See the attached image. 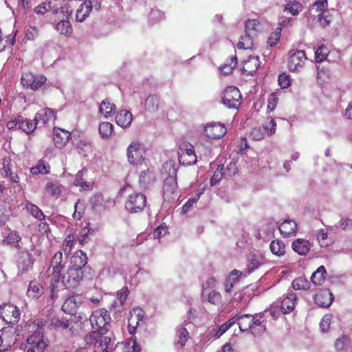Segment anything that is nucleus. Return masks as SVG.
<instances>
[{"label": "nucleus", "mask_w": 352, "mask_h": 352, "mask_svg": "<svg viewBox=\"0 0 352 352\" xmlns=\"http://www.w3.org/2000/svg\"><path fill=\"white\" fill-rule=\"evenodd\" d=\"M63 260V253L60 251L56 252L44 274L45 282L50 285L52 294L54 293L60 283L63 271L65 267V263Z\"/></svg>", "instance_id": "f257e3e1"}, {"label": "nucleus", "mask_w": 352, "mask_h": 352, "mask_svg": "<svg viewBox=\"0 0 352 352\" xmlns=\"http://www.w3.org/2000/svg\"><path fill=\"white\" fill-rule=\"evenodd\" d=\"M263 322L252 314H239L238 325L241 331L250 330L252 334L258 336L266 330Z\"/></svg>", "instance_id": "f03ea898"}, {"label": "nucleus", "mask_w": 352, "mask_h": 352, "mask_svg": "<svg viewBox=\"0 0 352 352\" xmlns=\"http://www.w3.org/2000/svg\"><path fill=\"white\" fill-rule=\"evenodd\" d=\"M221 101L229 109H238L242 102V96L239 89L234 86L228 87L223 92Z\"/></svg>", "instance_id": "7ed1b4c3"}, {"label": "nucleus", "mask_w": 352, "mask_h": 352, "mask_svg": "<svg viewBox=\"0 0 352 352\" xmlns=\"http://www.w3.org/2000/svg\"><path fill=\"white\" fill-rule=\"evenodd\" d=\"M163 199L165 201L172 202L179 198V186L176 175L168 176L163 182Z\"/></svg>", "instance_id": "20e7f679"}, {"label": "nucleus", "mask_w": 352, "mask_h": 352, "mask_svg": "<svg viewBox=\"0 0 352 352\" xmlns=\"http://www.w3.org/2000/svg\"><path fill=\"white\" fill-rule=\"evenodd\" d=\"M146 197L142 192H134L125 201V208L130 213L142 212L146 206Z\"/></svg>", "instance_id": "39448f33"}, {"label": "nucleus", "mask_w": 352, "mask_h": 352, "mask_svg": "<svg viewBox=\"0 0 352 352\" xmlns=\"http://www.w3.org/2000/svg\"><path fill=\"white\" fill-rule=\"evenodd\" d=\"M307 56L303 50H295L290 52L287 60L288 69L292 72H299L305 67Z\"/></svg>", "instance_id": "423d86ee"}, {"label": "nucleus", "mask_w": 352, "mask_h": 352, "mask_svg": "<svg viewBox=\"0 0 352 352\" xmlns=\"http://www.w3.org/2000/svg\"><path fill=\"white\" fill-rule=\"evenodd\" d=\"M145 149L138 142H132L127 148V158L131 164L138 165L145 159Z\"/></svg>", "instance_id": "0eeeda50"}, {"label": "nucleus", "mask_w": 352, "mask_h": 352, "mask_svg": "<svg viewBox=\"0 0 352 352\" xmlns=\"http://www.w3.org/2000/svg\"><path fill=\"white\" fill-rule=\"evenodd\" d=\"M89 321L94 329L98 330L104 329L111 321V316L104 309L94 311L89 317Z\"/></svg>", "instance_id": "6e6552de"}, {"label": "nucleus", "mask_w": 352, "mask_h": 352, "mask_svg": "<svg viewBox=\"0 0 352 352\" xmlns=\"http://www.w3.org/2000/svg\"><path fill=\"white\" fill-rule=\"evenodd\" d=\"M179 162L183 165L189 166L195 164L197 162V155L193 146L188 142L182 144L179 146Z\"/></svg>", "instance_id": "1a4fd4ad"}, {"label": "nucleus", "mask_w": 352, "mask_h": 352, "mask_svg": "<svg viewBox=\"0 0 352 352\" xmlns=\"http://www.w3.org/2000/svg\"><path fill=\"white\" fill-rule=\"evenodd\" d=\"M20 311L18 307L10 303L0 306V316L8 324H15L20 318Z\"/></svg>", "instance_id": "9d476101"}, {"label": "nucleus", "mask_w": 352, "mask_h": 352, "mask_svg": "<svg viewBox=\"0 0 352 352\" xmlns=\"http://www.w3.org/2000/svg\"><path fill=\"white\" fill-rule=\"evenodd\" d=\"M21 80L24 87L36 90L46 82V77L42 74L35 75L31 72H25L22 74Z\"/></svg>", "instance_id": "9b49d317"}, {"label": "nucleus", "mask_w": 352, "mask_h": 352, "mask_svg": "<svg viewBox=\"0 0 352 352\" xmlns=\"http://www.w3.org/2000/svg\"><path fill=\"white\" fill-rule=\"evenodd\" d=\"M82 270L69 267L66 274H62L60 281L67 287H75L82 280Z\"/></svg>", "instance_id": "f8f14e48"}, {"label": "nucleus", "mask_w": 352, "mask_h": 352, "mask_svg": "<svg viewBox=\"0 0 352 352\" xmlns=\"http://www.w3.org/2000/svg\"><path fill=\"white\" fill-rule=\"evenodd\" d=\"M16 341V335L12 329L0 331V352L8 350Z\"/></svg>", "instance_id": "ddd939ff"}, {"label": "nucleus", "mask_w": 352, "mask_h": 352, "mask_svg": "<svg viewBox=\"0 0 352 352\" xmlns=\"http://www.w3.org/2000/svg\"><path fill=\"white\" fill-rule=\"evenodd\" d=\"M206 135L211 139H220L226 132V127L223 124L212 122L207 124L204 128Z\"/></svg>", "instance_id": "4468645a"}, {"label": "nucleus", "mask_w": 352, "mask_h": 352, "mask_svg": "<svg viewBox=\"0 0 352 352\" xmlns=\"http://www.w3.org/2000/svg\"><path fill=\"white\" fill-rule=\"evenodd\" d=\"M333 295L329 289H320L314 297V302L321 307H329L333 300Z\"/></svg>", "instance_id": "2eb2a0df"}, {"label": "nucleus", "mask_w": 352, "mask_h": 352, "mask_svg": "<svg viewBox=\"0 0 352 352\" xmlns=\"http://www.w3.org/2000/svg\"><path fill=\"white\" fill-rule=\"evenodd\" d=\"M144 318V311L140 308L133 309L130 311V316L128 318V330L130 334H133L140 322L142 321Z\"/></svg>", "instance_id": "dca6fc26"}, {"label": "nucleus", "mask_w": 352, "mask_h": 352, "mask_svg": "<svg viewBox=\"0 0 352 352\" xmlns=\"http://www.w3.org/2000/svg\"><path fill=\"white\" fill-rule=\"evenodd\" d=\"M89 202L93 210L100 212L108 207L111 199L109 197L105 198L102 193L98 192L90 197Z\"/></svg>", "instance_id": "f3484780"}, {"label": "nucleus", "mask_w": 352, "mask_h": 352, "mask_svg": "<svg viewBox=\"0 0 352 352\" xmlns=\"http://www.w3.org/2000/svg\"><path fill=\"white\" fill-rule=\"evenodd\" d=\"M297 303V296L294 293L287 294L283 297L279 306V311L282 314H288L295 308Z\"/></svg>", "instance_id": "a211bd4d"}, {"label": "nucleus", "mask_w": 352, "mask_h": 352, "mask_svg": "<svg viewBox=\"0 0 352 352\" xmlns=\"http://www.w3.org/2000/svg\"><path fill=\"white\" fill-rule=\"evenodd\" d=\"M70 139L71 133L69 131L59 128L54 129V142L56 148H64Z\"/></svg>", "instance_id": "6ab92c4d"}, {"label": "nucleus", "mask_w": 352, "mask_h": 352, "mask_svg": "<svg viewBox=\"0 0 352 352\" xmlns=\"http://www.w3.org/2000/svg\"><path fill=\"white\" fill-rule=\"evenodd\" d=\"M27 341L28 343L31 345L34 350L36 349L38 352H45L48 346L47 342L44 340L43 335L40 336L39 334H32L28 338Z\"/></svg>", "instance_id": "aec40b11"}, {"label": "nucleus", "mask_w": 352, "mask_h": 352, "mask_svg": "<svg viewBox=\"0 0 352 352\" xmlns=\"http://www.w3.org/2000/svg\"><path fill=\"white\" fill-rule=\"evenodd\" d=\"M278 230L283 237H289L297 232V224L293 220H285L278 227Z\"/></svg>", "instance_id": "412c9836"}, {"label": "nucleus", "mask_w": 352, "mask_h": 352, "mask_svg": "<svg viewBox=\"0 0 352 352\" xmlns=\"http://www.w3.org/2000/svg\"><path fill=\"white\" fill-rule=\"evenodd\" d=\"M55 113L53 109L50 108H45L38 111L35 117L34 121L38 124L41 122L43 124H47V122L54 120Z\"/></svg>", "instance_id": "4be33fe9"}, {"label": "nucleus", "mask_w": 352, "mask_h": 352, "mask_svg": "<svg viewBox=\"0 0 352 352\" xmlns=\"http://www.w3.org/2000/svg\"><path fill=\"white\" fill-rule=\"evenodd\" d=\"M87 173L86 169L79 170L74 180V184L80 187V190H91L94 186L93 182H87L83 179L84 175Z\"/></svg>", "instance_id": "5701e85b"}, {"label": "nucleus", "mask_w": 352, "mask_h": 352, "mask_svg": "<svg viewBox=\"0 0 352 352\" xmlns=\"http://www.w3.org/2000/svg\"><path fill=\"white\" fill-rule=\"evenodd\" d=\"M292 247L293 250L298 254L306 255L309 252L311 245L308 240L297 239L293 241Z\"/></svg>", "instance_id": "b1692460"}, {"label": "nucleus", "mask_w": 352, "mask_h": 352, "mask_svg": "<svg viewBox=\"0 0 352 352\" xmlns=\"http://www.w3.org/2000/svg\"><path fill=\"white\" fill-rule=\"evenodd\" d=\"M87 254L82 250H78L72 256L69 267L82 270V268L87 264Z\"/></svg>", "instance_id": "393cba45"}, {"label": "nucleus", "mask_w": 352, "mask_h": 352, "mask_svg": "<svg viewBox=\"0 0 352 352\" xmlns=\"http://www.w3.org/2000/svg\"><path fill=\"white\" fill-rule=\"evenodd\" d=\"M259 66L260 60L258 56H250L243 63V71L252 76L256 72Z\"/></svg>", "instance_id": "a878e982"}, {"label": "nucleus", "mask_w": 352, "mask_h": 352, "mask_svg": "<svg viewBox=\"0 0 352 352\" xmlns=\"http://www.w3.org/2000/svg\"><path fill=\"white\" fill-rule=\"evenodd\" d=\"M19 129L23 130L27 134H32L36 128V122L19 115L18 116Z\"/></svg>", "instance_id": "bb28decb"}, {"label": "nucleus", "mask_w": 352, "mask_h": 352, "mask_svg": "<svg viewBox=\"0 0 352 352\" xmlns=\"http://www.w3.org/2000/svg\"><path fill=\"white\" fill-rule=\"evenodd\" d=\"M21 237L18 232L16 231H10L5 239L3 240V243L10 245L16 248L18 250H21L22 247L21 245Z\"/></svg>", "instance_id": "cd10ccee"}, {"label": "nucleus", "mask_w": 352, "mask_h": 352, "mask_svg": "<svg viewBox=\"0 0 352 352\" xmlns=\"http://www.w3.org/2000/svg\"><path fill=\"white\" fill-rule=\"evenodd\" d=\"M90 0L84 1L76 10V20L78 22L84 21L89 16L91 10Z\"/></svg>", "instance_id": "c85d7f7f"}, {"label": "nucleus", "mask_w": 352, "mask_h": 352, "mask_svg": "<svg viewBox=\"0 0 352 352\" xmlns=\"http://www.w3.org/2000/svg\"><path fill=\"white\" fill-rule=\"evenodd\" d=\"M112 346L113 343L111 338L107 336H103L100 333L98 342L95 344L94 352H107Z\"/></svg>", "instance_id": "c756f323"}, {"label": "nucleus", "mask_w": 352, "mask_h": 352, "mask_svg": "<svg viewBox=\"0 0 352 352\" xmlns=\"http://www.w3.org/2000/svg\"><path fill=\"white\" fill-rule=\"evenodd\" d=\"M242 272L237 270H232L225 281V290L226 292L230 293L232 292L234 283L240 280Z\"/></svg>", "instance_id": "7c9ffc66"}, {"label": "nucleus", "mask_w": 352, "mask_h": 352, "mask_svg": "<svg viewBox=\"0 0 352 352\" xmlns=\"http://www.w3.org/2000/svg\"><path fill=\"white\" fill-rule=\"evenodd\" d=\"M132 121V114L130 111L122 110L116 117V122L122 128L127 127Z\"/></svg>", "instance_id": "2f4dec72"}, {"label": "nucleus", "mask_w": 352, "mask_h": 352, "mask_svg": "<svg viewBox=\"0 0 352 352\" xmlns=\"http://www.w3.org/2000/svg\"><path fill=\"white\" fill-rule=\"evenodd\" d=\"M64 187L59 183L49 182L45 186V190L48 195L58 198L60 196Z\"/></svg>", "instance_id": "473e14b6"}, {"label": "nucleus", "mask_w": 352, "mask_h": 352, "mask_svg": "<svg viewBox=\"0 0 352 352\" xmlns=\"http://www.w3.org/2000/svg\"><path fill=\"white\" fill-rule=\"evenodd\" d=\"M51 167L50 164L44 160L41 159L38 161L36 165L30 168V173L32 175H47L50 173Z\"/></svg>", "instance_id": "72a5a7b5"}, {"label": "nucleus", "mask_w": 352, "mask_h": 352, "mask_svg": "<svg viewBox=\"0 0 352 352\" xmlns=\"http://www.w3.org/2000/svg\"><path fill=\"white\" fill-rule=\"evenodd\" d=\"M25 208L35 219L39 221H43L45 219V215L43 211L36 205L32 204L30 201H25Z\"/></svg>", "instance_id": "f704fd0d"}, {"label": "nucleus", "mask_w": 352, "mask_h": 352, "mask_svg": "<svg viewBox=\"0 0 352 352\" xmlns=\"http://www.w3.org/2000/svg\"><path fill=\"white\" fill-rule=\"evenodd\" d=\"M78 307V302L75 296H72L67 298L62 305V310L68 314H76V310Z\"/></svg>", "instance_id": "c9c22d12"}, {"label": "nucleus", "mask_w": 352, "mask_h": 352, "mask_svg": "<svg viewBox=\"0 0 352 352\" xmlns=\"http://www.w3.org/2000/svg\"><path fill=\"white\" fill-rule=\"evenodd\" d=\"M116 109L115 104L111 103L108 99H105L100 103L99 111L105 118H107L115 113Z\"/></svg>", "instance_id": "e433bc0d"}, {"label": "nucleus", "mask_w": 352, "mask_h": 352, "mask_svg": "<svg viewBox=\"0 0 352 352\" xmlns=\"http://www.w3.org/2000/svg\"><path fill=\"white\" fill-rule=\"evenodd\" d=\"M17 265L22 271H27L32 265L31 254L28 251L21 252Z\"/></svg>", "instance_id": "4c0bfd02"}, {"label": "nucleus", "mask_w": 352, "mask_h": 352, "mask_svg": "<svg viewBox=\"0 0 352 352\" xmlns=\"http://www.w3.org/2000/svg\"><path fill=\"white\" fill-rule=\"evenodd\" d=\"M327 271L323 265L320 266L311 276V282L316 285H321L326 278Z\"/></svg>", "instance_id": "58836bf2"}, {"label": "nucleus", "mask_w": 352, "mask_h": 352, "mask_svg": "<svg viewBox=\"0 0 352 352\" xmlns=\"http://www.w3.org/2000/svg\"><path fill=\"white\" fill-rule=\"evenodd\" d=\"M160 99L156 95H149L145 100V109L151 113L156 112L159 109Z\"/></svg>", "instance_id": "ea45409f"}, {"label": "nucleus", "mask_w": 352, "mask_h": 352, "mask_svg": "<svg viewBox=\"0 0 352 352\" xmlns=\"http://www.w3.org/2000/svg\"><path fill=\"white\" fill-rule=\"evenodd\" d=\"M270 248L272 253L276 256H281L285 253V245L280 240L276 239L272 241Z\"/></svg>", "instance_id": "a19ab883"}, {"label": "nucleus", "mask_w": 352, "mask_h": 352, "mask_svg": "<svg viewBox=\"0 0 352 352\" xmlns=\"http://www.w3.org/2000/svg\"><path fill=\"white\" fill-rule=\"evenodd\" d=\"M263 262V257L261 254H250L248 256V271L252 272L259 267Z\"/></svg>", "instance_id": "79ce46f5"}, {"label": "nucleus", "mask_w": 352, "mask_h": 352, "mask_svg": "<svg viewBox=\"0 0 352 352\" xmlns=\"http://www.w3.org/2000/svg\"><path fill=\"white\" fill-rule=\"evenodd\" d=\"M253 35L245 33V35L241 36L236 46L239 50H248L251 49L254 45Z\"/></svg>", "instance_id": "37998d69"}, {"label": "nucleus", "mask_w": 352, "mask_h": 352, "mask_svg": "<svg viewBox=\"0 0 352 352\" xmlns=\"http://www.w3.org/2000/svg\"><path fill=\"white\" fill-rule=\"evenodd\" d=\"M292 287L295 290H308L310 289L311 283L305 277H298L292 281Z\"/></svg>", "instance_id": "c03bdc74"}, {"label": "nucleus", "mask_w": 352, "mask_h": 352, "mask_svg": "<svg viewBox=\"0 0 352 352\" xmlns=\"http://www.w3.org/2000/svg\"><path fill=\"white\" fill-rule=\"evenodd\" d=\"M245 33L256 36L259 31L260 23L256 19H248L245 22Z\"/></svg>", "instance_id": "a18cd8bd"}, {"label": "nucleus", "mask_w": 352, "mask_h": 352, "mask_svg": "<svg viewBox=\"0 0 352 352\" xmlns=\"http://www.w3.org/2000/svg\"><path fill=\"white\" fill-rule=\"evenodd\" d=\"M99 133L103 139H108L113 133V126L109 122H103L100 124Z\"/></svg>", "instance_id": "49530a36"}, {"label": "nucleus", "mask_w": 352, "mask_h": 352, "mask_svg": "<svg viewBox=\"0 0 352 352\" xmlns=\"http://www.w3.org/2000/svg\"><path fill=\"white\" fill-rule=\"evenodd\" d=\"M237 58L236 56H234L230 58V63H225L224 65L221 66L219 67V70L222 74L225 75L230 74L232 73L233 69L237 65Z\"/></svg>", "instance_id": "de8ad7c7"}, {"label": "nucleus", "mask_w": 352, "mask_h": 352, "mask_svg": "<svg viewBox=\"0 0 352 352\" xmlns=\"http://www.w3.org/2000/svg\"><path fill=\"white\" fill-rule=\"evenodd\" d=\"M56 30L63 35H69L72 33V28L69 21L63 20L58 22L56 25Z\"/></svg>", "instance_id": "09e8293b"}, {"label": "nucleus", "mask_w": 352, "mask_h": 352, "mask_svg": "<svg viewBox=\"0 0 352 352\" xmlns=\"http://www.w3.org/2000/svg\"><path fill=\"white\" fill-rule=\"evenodd\" d=\"M268 129V124L266 122L263 126L254 127L251 131V135L255 140H261L264 138L266 130Z\"/></svg>", "instance_id": "8fccbe9b"}, {"label": "nucleus", "mask_w": 352, "mask_h": 352, "mask_svg": "<svg viewBox=\"0 0 352 352\" xmlns=\"http://www.w3.org/2000/svg\"><path fill=\"white\" fill-rule=\"evenodd\" d=\"M177 336L178 338L177 344H179L181 346V347L185 346L186 341L190 338L188 331L186 328L184 327L177 329Z\"/></svg>", "instance_id": "3c124183"}, {"label": "nucleus", "mask_w": 352, "mask_h": 352, "mask_svg": "<svg viewBox=\"0 0 352 352\" xmlns=\"http://www.w3.org/2000/svg\"><path fill=\"white\" fill-rule=\"evenodd\" d=\"M223 175L226 176V173H224V166L223 165H219L210 179L211 185H215L219 183L222 179Z\"/></svg>", "instance_id": "603ef678"}, {"label": "nucleus", "mask_w": 352, "mask_h": 352, "mask_svg": "<svg viewBox=\"0 0 352 352\" xmlns=\"http://www.w3.org/2000/svg\"><path fill=\"white\" fill-rule=\"evenodd\" d=\"M329 50L324 45L318 47L315 52L316 62H322L328 56Z\"/></svg>", "instance_id": "864d4df0"}, {"label": "nucleus", "mask_w": 352, "mask_h": 352, "mask_svg": "<svg viewBox=\"0 0 352 352\" xmlns=\"http://www.w3.org/2000/svg\"><path fill=\"white\" fill-rule=\"evenodd\" d=\"M51 325L59 329H66L69 328L70 331L72 330L69 320L65 318H54L52 320Z\"/></svg>", "instance_id": "5fc2aeb1"}, {"label": "nucleus", "mask_w": 352, "mask_h": 352, "mask_svg": "<svg viewBox=\"0 0 352 352\" xmlns=\"http://www.w3.org/2000/svg\"><path fill=\"white\" fill-rule=\"evenodd\" d=\"M301 7V4L296 1L292 3L288 2L285 6L284 11H288L292 15L296 16L299 13Z\"/></svg>", "instance_id": "6e6d98bb"}, {"label": "nucleus", "mask_w": 352, "mask_h": 352, "mask_svg": "<svg viewBox=\"0 0 352 352\" xmlns=\"http://www.w3.org/2000/svg\"><path fill=\"white\" fill-rule=\"evenodd\" d=\"M41 294L39 284L36 281L32 280L29 284L28 295L33 298L38 297Z\"/></svg>", "instance_id": "4d7b16f0"}, {"label": "nucleus", "mask_w": 352, "mask_h": 352, "mask_svg": "<svg viewBox=\"0 0 352 352\" xmlns=\"http://www.w3.org/2000/svg\"><path fill=\"white\" fill-rule=\"evenodd\" d=\"M76 239V236L74 234H69L65 238L63 243V249L65 252H69L72 250Z\"/></svg>", "instance_id": "13d9d810"}, {"label": "nucleus", "mask_w": 352, "mask_h": 352, "mask_svg": "<svg viewBox=\"0 0 352 352\" xmlns=\"http://www.w3.org/2000/svg\"><path fill=\"white\" fill-rule=\"evenodd\" d=\"M13 170V162L10 157L3 159V166L1 169L2 174L6 175Z\"/></svg>", "instance_id": "bf43d9fd"}, {"label": "nucleus", "mask_w": 352, "mask_h": 352, "mask_svg": "<svg viewBox=\"0 0 352 352\" xmlns=\"http://www.w3.org/2000/svg\"><path fill=\"white\" fill-rule=\"evenodd\" d=\"M100 333L99 331H93L88 334H86L84 339L87 344H94L95 346V344L98 342V339L100 337Z\"/></svg>", "instance_id": "052dcab7"}, {"label": "nucleus", "mask_w": 352, "mask_h": 352, "mask_svg": "<svg viewBox=\"0 0 352 352\" xmlns=\"http://www.w3.org/2000/svg\"><path fill=\"white\" fill-rule=\"evenodd\" d=\"M278 82L282 89L287 88L291 85L289 76L285 73H282L278 76Z\"/></svg>", "instance_id": "680f3d73"}, {"label": "nucleus", "mask_w": 352, "mask_h": 352, "mask_svg": "<svg viewBox=\"0 0 352 352\" xmlns=\"http://www.w3.org/2000/svg\"><path fill=\"white\" fill-rule=\"evenodd\" d=\"M208 300L212 305H219L221 302V295L220 293L213 291L208 294Z\"/></svg>", "instance_id": "e2e57ef3"}, {"label": "nucleus", "mask_w": 352, "mask_h": 352, "mask_svg": "<svg viewBox=\"0 0 352 352\" xmlns=\"http://www.w3.org/2000/svg\"><path fill=\"white\" fill-rule=\"evenodd\" d=\"M201 192L197 193L192 198L189 199L182 207V211L187 212L190 210L194 204L200 198Z\"/></svg>", "instance_id": "0e129e2a"}, {"label": "nucleus", "mask_w": 352, "mask_h": 352, "mask_svg": "<svg viewBox=\"0 0 352 352\" xmlns=\"http://www.w3.org/2000/svg\"><path fill=\"white\" fill-rule=\"evenodd\" d=\"M278 98L275 93H272L270 95L267 102V111H272L276 107Z\"/></svg>", "instance_id": "69168bd1"}, {"label": "nucleus", "mask_w": 352, "mask_h": 352, "mask_svg": "<svg viewBox=\"0 0 352 352\" xmlns=\"http://www.w3.org/2000/svg\"><path fill=\"white\" fill-rule=\"evenodd\" d=\"M331 324V316L325 315L321 319L320 322V327L322 331L327 332L330 327Z\"/></svg>", "instance_id": "338daca9"}, {"label": "nucleus", "mask_w": 352, "mask_h": 352, "mask_svg": "<svg viewBox=\"0 0 352 352\" xmlns=\"http://www.w3.org/2000/svg\"><path fill=\"white\" fill-rule=\"evenodd\" d=\"M238 168L236 164L234 162H230L227 166L224 173H226V176L228 177H233L238 173Z\"/></svg>", "instance_id": "774afa93"}]
</instances>
